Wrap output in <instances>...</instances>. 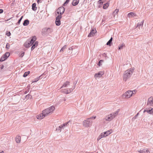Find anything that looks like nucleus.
<instances>
[{
    "mask_svg": "<svg viewBox=\"0 0 153 153\" xmlns=\"http://www.w3.org/2000/svg\"><path fill=\"white\" fill-rule=\"evenodd\" d=\"M54 109V107L53 106L45 109L42 111L41 114L36 116L37 119L40 120L42 119L49 114L52 113Z\"/></svg>",
    "mask_w": 153,
    "mask_h": 153,
    "instance_id": "f257e3e1",
    "label": "nucleus"
},
{
    "mask_svg": "<svg viewBox=\"0 0 153 153\" xmlns=\"http://www.w3.org/2000/svg\"><path fill=\"white\" fill-rule=\"evenodd\" d=\"M133 73V70L130 69L125 71L123 75V80L126 81L127 79L130 77Z\"/></svg>",
    "mask_w": 153,
    "mask_h": 153,
    "instance_id": "f03ea898",
    "label": "nucleus"
},
{
    "mask_svg": "<svg viewBox=\"0 0 153 153\" xmlns=\"http://www.w3.org/2000/svg\"><path fill=\"white\" fill-rule=\"evenodd\" d=\"M92 123V121L91 120V118H89L83 121V125L85 127H89L91 126Z\"/></svg>",
    "mask_w": 153,
    "mask_h": 153,
    "instance_id": "7ed1b4c3",
    "label": "nucleus"
},
{
    "mask_svg": "<svg viewBox=\"0 0 153 153\" xmlns=\"http://www.w3.org/2000/svg\"><path fill=\"white\" fill-rule=\"evenodd\" d=\"M65 11V8L63 6L59 7L56 10V13L58 15H61L64 13Z\"/></svg>",
    "mask_w": 153,
    "mask_h": 153,
    "instance_id": "20e7f679",
    "label": "nucleus"
},
{
    "mask_svg": "<svg viewBox=\"0 0 153 153\" xmlns=\"http://www.w3.org/2000/svg\"><path fill=\"white\" fill-rule=\"evenodd\" d=\"M62 17L61 15H58L56 18L55 23L56 25L59 26L61 24L60 19Z\"/></svg>",
    "mask_w": 153,
    "mask_h": 153,
    "instance_id": "39448f33",
    "label": "nucleus"
},
{
    "mask_svg": "<svg viewBox=\"0 0 153 153\" xmlns=\"http://www.w3.org/2000/svg\"><path fill=\"white\" fill-rule=\"evenodd\" d=\"M125 95L126 97L130 98L132 95V92L131 91H128L125 93Z\"/></svg>",
    "mask_w": 153,
    "mask_h": 153,
    "instance_id": "423d86ee",
    "label": "nucleus"
},
{
    "mask_svg": "<svg viewBox=\"0 0 153 153\" xmlns=\"http://www.w3.org/2000/svg\"><path fill=\"white\" fill-rule=\"evenodd\" d=\"M147 105L150 106L153 105V97H150L148 99Z\"/></svg>",
    "mask_w": 153,
    "mask_h": 153,
    "instance_id": "0eeeda50",
    "label": "nucleus"
},
{
    "mask_svg": "<svg viewBox=\"0 0 153 153\" xmlns=\"http://www.w3.org/2000/svg\"><path fill=\"white\" fill-rule=\"evenodd\" d=\"M114 118V117H113L111 114L105 117V119L107 121H111Z\"/></svg>",
    "mask_w": 153,
    "mask_h": 153,
    "instance_id": "6e6552de",
    "label": "nucleus"
},
{
    "mask_svg": "<svg viewBox=\"0 0 153 153\" xmlns=\"http://www.w3.org/2000/svg\"><path fill=\"white\" fill-rule=\"evenodd\" d=\"M144 23V21L143 20L142 21L139 22L137 25V28L139 29H140V28H142L143 24Z\"/></svg>",
    "mask_w": 153,
    "mask_h": 153,
    "instance_id": "1a4fd4ad",
    "label": "nucleus"
},
{
    "mask_svg": "<svg viewBox=\"0 0 153 153\" xmlns=\"http://www.w3.org/2000/svg\"><path fill=\"white\" fill-rule=\"evenodd\" d=\"M111 131V130H110L102 132V133L103 134V135L104 137H106L111 133V132H110Z\"/></svg>",
    "mask_w": 153,
    "mask_h": 153,
    "instance_id": "9d476101",
    "label": "nucleus"
},
{
    "mask_svg": "<svg viewBox=\"0 0 153 153\" xmlns=\"http://www.w3.org/2000/svg\"><path fill=\"white\" fill-rule=\"evenodd\" d=\"M36 37L35 36H34L32 37L31 40L30 41L29 40V41L30 42V45H32L34 44V42L36 40Z\"/></svg>",
    "mask_w": 153,
    "mask_h": 153,
    "instance_id": "9b49d317",
    "label": "nucleus"
},
{
    "mask_svg": "<svg viewBox=\"0 0 153 153\" xmlns=\"http://www.w3.org/2000/svg\"><path fill=\"white\" fill-rule=\"evenodd\" d=\"M38 44V42L37 41H36L32 45V46L31 47V50L32 51H33L36 47Z\"/></svg>",
    "mask_w": 153,
    "mask_h": 153,
    "instance_id": "f8f14e48",
    "label": "nucleus"
},
{
    "mask_svg": "<svg viewBox=\"0 0 153 153\" xmlns=\"http://www.w3.org/2000/svg\"><path fill=\"white\" fill-rule=\"evenodd\" d=\"M95 31L93 29H92L88 36V37H90L93 36L95 33Z\"/></svg>",
    "mask_w": 153,
    "mask_h": 153,
    "instance_id": "ddd939ff",
    "label": "nucleus"
},
{
    "mask_svg": "<svg viewBox=\"0 0 153 153\" xmlns=\"http://www.w3.org/2000/svg\"><path fill=\"white\" fill-rule=\"evenodd\" d=\"M103 74V72L100 71L98 73L96 74L95 75V77H100Z\"/></svg>",
    "mask_w": 153,
    "mask_h": 153,
    "instance_id": "4468645a",
    "label": "nucleus"
},
{
    "mask_svg": "<svg viewBox=\"0 0 153 153\" xmlns=\"http://www.w3.org/2000/svg\"><path fill=\"white\" fill-rule=\"evenodd\" d=\"M30 42L29 41V40H27L24 44V46L26 48H28L32 45H30Z\"/></svg>",
    "mask_w": 153,
    "mask_h": 153,
    "instance_id": "2eb2a0df",
    "label": "nucleus"
},
{
    "mask_svg": "<svg viewBox=\"0 0 153 153\" xmlns=\"http://www.w3.org/2000/svg\"><path fill=\"white\" fill-rule=\"evenodd\" d=\"M120 110V109H118L116 111H115L114 112L111 114L113 116V117H114V118L116 116H117L118 114V113L119 112Z\"/></svg>",
    "mask_w": 153,
    "mask_h": 153,
    "instance_id": "dca6fc26",
    "label": "nucleus"
},
{
    "mask_svg": "<svg viewBox=\"0 0 153 153\" xmlns=\"http://www.w3.org/2000/svg\"><path fill=\"white\" fill-rule=\"evenodd\" d=\"M79 3V0H73L72 4L73 6H75L77 5Z\"/></svg>",
    "mask_w": 153,
    "mask_h": 153,
    "instance_id": "f3484780",
    "label": "nucleus"
},
{
    "mask_svg": "<svg viewBox=\"0 0 153 153\" xmlns=\"http://www.w3.org/2000/svg\"><path fill=\"white\" fill-rule=\"evenodd\" d=\"M16 141L17 143H19L20 142L21 137L19 136H17L16 137Z\"/></svg>",
    "mask_w": 153,
    "mask_h": 153,
    "instance_id": "a211bd4d",
    "label": "nucleus"
},
{
    "mask_svg": "<svg viewBox=\"0 0 153 153\" xmlns=\"http://www.w3.org/2000/svg\"><path fill=\"white\" fill-rule=\"evenodd\" d=\"M29 21L27 19H26L25 20L23 24L24 26H26L27 25L29 24Z\"/></svg>",
    "mask_w": 153,
    "mask_h": 153,
    "instance_id": "6ab92c4d",
    "label": "nucleus"
},
{
    "mask_svg": "<svg viewBox=\"0 0 153 153\" xmlns=\"http://www.w3.org/2000/svg\"><path fill=\"white\" fill-rule=\"evenodd\" d=\"M70 82L69 81H66L63 84L62 86L61 87V88L63 87H66L68 85H69Z\"/></svg>",
    "mask_w": 153,
    "mask_h": 153,
    "instance_id": "aec40b11",
    "label": "nucleus"
},
{
    "mask_svg": "<svg viewBox=\"0 0 153 153\" xmlns=\"http://www.w3.org/2000/svg\"><path fill=\"white\" fill-rule=\"evenodd\" d=\"M113 40V38L111 37L109 40L106 43L107 45L111 46V44L112 43V41Z\"/></svg>",
    "mask_w": 153,
    "mask_h": 153,
    "instance_id": "412c9836",
    "label": "nucleus"
},
{
    "mask_svg": "<svg viewBox=\"0 0 153 153\" xmlns=\"http://www.w3.org/2000/svg\"><path fill=\"white\" fill-rule=\"evenodd\" d=\"M44 30L47 31L48 34L51 33L53 31L50 28H44Z\"/></svg>",
    "mask_w": 153,
    "mask_h": 153,
    "instance_id": "4be33fe9",
    "label": "nucleus"
},
{
    "mask_svg": "<svg viewBox=\"0 0 153 153\" xmlns=\"http://www.w3.org/2000/svg\"><path fill=\"white\" fill-rule=\"evenodd\" d=\"M32 9L33 11H35L36 10L37 7H36V4L35 3H34L32 4Z\"/></svg>",
    "mask_w": 153,
    "mask_h": 153,
    "instance_id": "5701e85b",
    "label": "nucleus"
},
{
    "mask_svg": "<svg viewBox=\"0 0 153 153\" xmlns=\"http://www.w3.org/2000/svg\"><path fill=\"white\" fill-rule=\"evenodd\" d=\"M151 108L150 107L149 108H146L144 109L143 112L144 113L145 112H147L148 113L151 114Z\"/></svg>",
    "mask_w": 153,
    "mask_h": 153,
    "instance_id": "b1692460",
    "label": "nucleus"
},
{
    "mask_svg": "<svg viewBox=\"0 0 153 153\" xmlns=\"http://www.w3.org/2000/svg\"><path fill=\"white\" fill-rule=\"evenodd\" d=\"M136 14L134 13L130 12L128 14V16L129 17H130L133 16H136Z\"/></svg>",
    "mask_w": 153,
    "mask_h": 153,
    "instance_id": "393cba45",
    "label": "nucleus"
},
{
    "mask_svg": "<svg viewBox=\"0 0 153 153\" xmlns=\"http://www.w3.org/2000/svg\"><path fill=\"white\" fill-rule=\"evenodd\" d=\"M109 5V3L108 2H107V3L105 4L103 7V9H106L108 7Z\"/></svg>",
    "mask_w": 153,
    "mask_h": 153,
    "instance_id": "a878e982",
    "label": "nucleus"
},
{
    "mask_svg": "<svg viewBox=\"0 0 153 153\" xmlns=\"http://www.w3.org/2000/svg\"><path fill=\"white\" fill-rule=\"evenodd\" d=\"M7 58L4 56L3 55L0 59V62H3L4 61L5 59H6Z\"/></svg>",
    "mask_w": 153,
    "mask_h": 153,
    "instance_id": "bb28decb",
    "label": "nucleus"
},
{
    "mask_svg": "<svg viewBox=\"0 0 153 153\" xmlns=\"http://www.w3.org/2000/svg\"><path fill=\"white\" fill-rule=\"evenodd\" d=\"M30 73V71H27L25 72L23 74V76L24 77H26Z\"/></svg>",
    "mask_w": 153,
    "mask_h": 153,
    "instance_id": "cd10ccee",
    "label": "nucleus"
},
{
    "mask_svg": "<svg viewBox=\"0 0 153 153\" xmlns=\"http://www.w3.org/2000/svg\"><path fill=\"white\" fill-rule=\"evenodd\" d=\"M105 137L103 135V134L102 133L97 138V140H100L102 138Z\"/></svg>",
    "mask_w": 153,
    "mask_h": 153,
    "instance_id": "c85d7f7f",
    "label": "nucleus"
},
{
    "mask_svg": "<svg viewBox=\"0 0 153 153\" xmlns=\"http://www.w3.org/2000/svg\"><path fill=\"white\" fill-rule=\"evenodd\" d=\"M71 124V122L70 120L68 122L65 123H64L62 125L63 126V127H65V126H66L68 124H69V123H70Z\"/></svg>",
    "mask_w": 153,
    "mask_h": 153,
    "instance_id": "c756f323",
    "label": "nucleus"
},
{
    "mask_svg": "<svg viewBox=\"0 0 153 153\" xmlns=\"http://www.w3.org/2000/svg\"><path fill=\"white\" fill-rule=\"evenodd\" d=\"M149 151L147 149H144L142 150V153H148Z\"/></svg>",
    "mask_w": 153,
    "mask_h": 153,
    "instance_id": "7c9ffc66",
    "label": "nucleus"
},
{
    "mask_svg": "<svg viewBox=\"0 0 153 153\" xmlns=\"http://www.w3.org/2000/svg\"><path fill=\"white\" fill-rule=\"evenodd\" d=\"M10 55V53L9 52H6L4 55L5 57L6 58H7Z\"/></svg>",
    "mask_w": 153,
    "mask_h": 153,
    "instance_id": "2f4dec72",
    "label": "nucleus"
},
{
    "mask_svg": "<svg viewBox=\"0 0 153 153\" xmlns=\"http://www.w3.org/2000/svg\"><path fill=\"white\" fill-rule=\"evenodd\" d=\"M41 76H39V77H38L37 78H35L33 80V81H32V82H36L38 80H39V79H40V78L41 77Z\"/></svg>",
    "mask_w": 153,
    "mask_h": 153,
    "instance_id": "473e14b6",
    "label": "nucleus"
},
{
    "mask_svg": "<svg viewBox=\"0 0 153 153\" xmlns=\"http://www.w3.org/2000/svg\"><path fill=\"white\" fill-rule=\"evenodd\" d=\"M124 45H125L124 44V43H123L122 44L119 45L118 47L119 50H120L121 49H122L123 48V46Z\"/></svg>",
    "mask_w": 153,
    "mask_h": 153,
    "instance_id": "72a5a7b5",
    "label": "nucleus"
},
{
    "mask_svg": "<svg viewBox=\"0 0 153 153\" xmlns=\"http://www.w3.org/2000/svg\"><path fill=\"white\" fill-rule=\"evenodd\" d=\"M32 97V96L29 94H28L25 96V98L27 99H30Z\"/></svg>",
    "mask_w": 153,
    "mask_h": 153,
    "instance_id": "f704fd0d",
    "label": "nucleus"
},
{
    "mask_svg": "<svg viewBox=\"0 0 153 153\" xmlns=\"http://www.w3.org/2000/svg\"><path fill=\"white\" fill-rule=\"evenodd\" d=\"M118 11H119V10L118 9H116L114 10V12H113V14H114V16H115V15L117 14L118 13Z\"/></svg>",
    "mask_w": 153,
    "mask_h": 153,
    "instance_id": "c9c22d12",
    "label": "nucleus"
},
{
    "mask_svg": "<svg viewBox=\"0 0 153 153\" xmlns=\"http://www.w3.org/2000/svg\"><path fill=\"white\" fill-rule=\"evenodd\" d=\"M66 45H64V46H63V47H62L61 48V49L60 50V52H61L63 51H64V50L66 48Z\"/></svg>",
    "mask_w": 153,
    "mask_h": 153,
    "instance_id": "e433bc0d",
    "label": "nucleus"
},
{
    "mask_svg": "<svg viewBox=\"0 0 153 153\" xmlns=\"http://www.w3.org/2000/svg\"><path fill=\"white\" fill-rule=\"evenodd\" d=\"M23 18V16H21V18H20V19L19 20L18 22H17V23L16 24H19L22 19Z\"/></svg>",
    "mask_w": 153,
    "mask_h": 153,
    "instance_id": "4c0bfd02",
    "label": "nucleus"
},
{
    "mask_svg": "<svg viewBox=\"0 0 153 153\" xmlns=\"http://www.w3.org/2000/svg\"><path fill=\"white\" fill-rule=\"evenodd\" d=\"M70 0H66L65 3L63 4V6H65L68 3Z\"/></svg>",
    "mask_w": 153,
    "mask_h": 153,
    "instance_id": "58836bf2",
    "label": "nucleus"
},
{
    "mask_svg": "<svg viewBox=\"0 0 153 153\" xmlns=\"http://www.w3.org/2000/svg\"><path fill=\"white\" fill-rule=\"evenodd\" d=\"M10 47V44H9V43H7L6 45V48L7 49H8Z\"/></svg>",
    "mask_w": 153,
    "mask_h": 153,
    "instance_id": "ea45409f",
    "label": "nucleus"
},
{
    "mask_svg": "<svg viewBox=\"0 0 153 153\" xmlns=\"http://www.w3.org/2000/svg\"><path fill=\"white\" fill-rule=\"evenodd\" d=\"M59 131L60 132L61 131V129H62V128H64V127L62 125H61L59 126Z\"/></svg>",
    "mask_w": 153,
    "mask_h": 153,
    "instance_id": "a19ab883",
    "label": "nucleus"
},
{
    "mask_svg": "<svg viewBox=\"0 0 153 153\" xmlns=\"http://www.w3.org/2000/svg\"><path fill=\"white\" fill-rule=\"evenodd\" d=\"M103 61L102 60H101L99 61V63H98V65H99V66H100L101 65V63Z\"/></svg>",
    "mask_w": 153,
    "mask_h": 153,
    "instance_id": "79ce46f5",
    "label": "nucleus"
},
{
    "mask_svg": "<svg viewBox=\"0 0 153 153\" xmlns=\"http://www.w3.org/2000/svg\"><path fill=\"white\" fill-rule=\"evenodd\" d=\"M42 33H43L45 34H47L48 33L47 31L44 30V28L42 30Z\"/></svg>",
    "mask_w": 153,
    "mask_h": 153,
    "instance_id": "37998d69",
    "label": "nucleus"
},
{
    "mask_svg": "<svg viewBox=\"0 0 153 153\" xmlns=\"http://www.w3.org/2000/svg\"><path fill=\"white\" fill-rule=\"evenodd\" d=\"M25 54L24 52H22V53L21 54L19 55V57H22L23 56H24Z\"/></svg>",
    "mask_w": 153,
    "mask_h": 153,
    "instance_id": "c03bdc74",
    "label": "nucleus"
},
{
    "mask_svg": "<svg viewBox=\"0 0 153 153\" xmlns=\"http://www.w3.org/2000/svg\"><path fill=\"white\" fill-rule=\"evenodd\" d=\"M74 88H75V86L74 87V89H72V88H71L69 89L68 91H69V92L71 93V92L73 90V89H74Z\"/></svg>",
    "mask_w": 153,
    "mask_h": 153,
    "instance_id": "a18cd8bd",
    "label": "nucleus"
},
{
    "mask_svg": "<svg viewBox=\"0 0 153 153\" xmlns=\"http://www.w3.org/2000/svg\"><path fill=\"white\" fill-rule=\"evenodd\" d=\"M136 91H137L136 90H134L133 91H131L132 92V94L135 93L136 92Z\"/></svg>",
    "mask_w": 153,
    "mask_h": 153,
    "instance_id": "49530a36",
    "label": "nucleus"
},
{
    "mask_svg": "<svg viewBox=\"0 0 153 153\" xmlns=\"http://www.w3.org/2000/svg\"><path fill=\"white\" fill-rule=\"evenodd\" d=\"M151 114L153 115V108H151Z\"/></svg>",
    "mask_w": 153,
    "mask_h": 153,
    "instance_id": "de8ad7c7",
    "label": "nucleus"
},
{
    "mask_svg": "<svg viewBox=\"0 0 153 153\" xmlns=\"http://www.w3.org/2000/svg\"><path fill=\"white\" fill-rule=\"evenodd\" d=\"M66 94H68L70 93L69 92V91L68 90V89H66Z\"/></svg>",
    "mask_w": 153,
    "mask_h": 153,
    "instance_id": "09e8293b",
    "label": "nucleus"
},
{
    "mask_svg": "<svg viewBox=\"0 0 153 153\" xmlns=\"http://www.w3.org/2000/svg\"><path fill=\"white\" fill-rule=\"evenodd\" d=\"M66 89L63 90L62 91V92L63 93H66Z\"/></svg>",
    "mask_w": 153,
    "mask_h": 153,
    "instance_id": "8fccbe9b",
    "label": "nucleus"
},
{
    "mask_svg": "<svg viewBox=\"0 0 153 153\" xmlns=\"http://www.w3.org/2000/svg\"><path fill=\"white\" fill-rule=\"evenodd\" d=\"M102 0H100L99 1H98V2H99V3L100 4H102L103 3V2H102L101 1H102Z\"/></svg>",
    "mask_w": 153,
    "mask_h": 153,
    "instance_id": "3c124183",
    "label": "nucleus"
},
{
    "mask_svg": "<svg viewBox=\"0 0 153 153\" xmlns=\"http://www.w3.org/2000/svg\"><path fill=\"white\" fill-rule=\"evenodd\" d=\"M4 12V10L3 9H0V14L3 13Z\"/></svg>",
    "mask_w": 153,
    "mask_h": 153,
    "instance_id": "603ef678",
    "label": "nucleus"
},
{
    "mask_svg": "<svg viewBox=\"0 0 153 153\" xmlns=\"http://www.w3.org/2000/svg\"><path fill=\"white\" fill-rule=\"evenodd\" d=\"M96 117L95 116H92V117H90L91 118V119H92V118H93L94 119H95Z\"/></svg>",
    "mask_w": 153,
    "mask_h": 153,
    "instance_id": "864d4df0",
    "label": "nucleus"
},
{
    "mask_svg": "<svg viewBox=\"0 0 153 153\" xmlns=\"http://www.w3.org/2000/svg\"><path fill=\"white\" fill-rule=\"evenodd\" d=\"M4 67V66L3 65H2L1 67V69H2Z\"/></svg>",
    "mask_w": 153,
    "mask_h": 153,
    "instance_id": "5fc2aeb1",
    "label": "nucleus"
},
{
    "mask_svg": "<svg viewBox=\"0 0 153 153\" xmlns=\"http://www.w3.org/2000/svg\"><path fill=\"white\" fill-rule=\"evenodd\" d=\"M142 150H138V152H140V153H142Z\"/></svg>",
    "mask_w": 153,
    "mask_h": 153,
    "instance_id": "6e6d98bb",
    "label": "nucleus"
},
{
    "mask_svg": "<svg viewBox=\"0 0 153 153\" xmlns=\"http://www.w3.org/2000/svg\"><path fill=\"white\" fill-rule=\"evenodd\" d=\"M103 56H106V54H105V53H104L103 54Z\"/></svg>",
    "mask_w": 153,
    "mask_h": 153,
    "instance_id": "4d7b16f0",
    "label": "nucleus"
},
{
    "mask_svg": "<svg viewBox=\"0 0 153 153\" xmlns=\"http://www.w3.org/2000/svg\"><path fill=\"white\" fill-rule=\"evenodd\" d=\"M56 130H58V131H59V127H58L57 128H56Z\"/></svg>",
    "mask_w": 153,
    "mask_h": 153,
    "instance_id": "13d9d810",
    "label": "nucleus"
},
{
    "mask_svg": "<svg viewBox=\"0 0 153 153\" xmlns=\"http://www.w3.org/2000/svg\"><path fill=\"white\" fill-rule=\"evenodd\" d=\"M41 0H37V3H39V2H40V1Z\"/></svg>",
    "mask_w": 153,
    "mask_h": 153,
    "instance_id": "bf43d9fd",
    "label": "nucleus"
},
{
    "mask_svg": "<svg viewBox=\"0 0 153 153\" xmlns=\"http://www.w3.org/2000/svg\"><path fill=\"white\" fill-rule=\"evenodd\" d=\"M27 91H25L24 92V94H27Z\"/></svg>",
    "mask_w": 153,
    "mask_h": 153,
    "instance_id": "052dcab7",
    "label": "nucleus"
},
{
    "mask_svg": "<svg viewBox=\"0 0 153 153\" xmlns=\"http://www.w3.org/2000/svg\"><path fill=\"white\" fill-rule=\"evenodd\" d=\"M68 49L69 50H72V48L71 47H70V48H69Z\"/></svg>",
    "mask_w": 153,
    "mask_h": 153,
    "instance_id": "680f3d73",
    "label": "nucleus"
},
{
    "mask_svg": "<svg viewBox=\"0 0 153 153\" xmlns=\"http://www.w3.org/2000/svg\"><path fill=\"white\" fill-rule=\"evenodd\" d=\"M0 153H4L3 151H2L1 152H0Z\"/></svg>",
    "mask_w": 153,
    "mask_h": 153,
    "instance_id": "e2e57ef3",
    "label": "nucleus"
},
{
    "mask_svg": "<svg viewBox=\"0 0 153 153\" xmlns=\"http://www.w3.org/2000/svg\"><path fill=\"white\" fill-rule=\"evenodd\" d=\"M9 35H8V36H9L10 35H11V33L10 32H9Z\"/></svg>",
    "mask_w": 153,
    "mask_h": 153,
    "instance_id": "0e129e2a",
    "label": "nucleus"
},
{
    "mask_svg": "<svg viewBox=\"0 0 153 153\" xmlns=\"http://www.w3.org/2000/svg\"><path fill=\"white\" fill-rule=\"evenodd\" d=\"M138 113L137 114V115H137H137H138Z\"/></svg>",
    "mask_w": 153,
    "mask_h": 153,
    "instance_id": "69168bd1",
    "label": "nucleus"
},
{
    "mask_svg": "<svg viewBox=\"0 0 153 153\" xmlns=\"http://www.w3.org/2000/svg\"><path fill=\"white\" fill-rule=\"evenodd\" d=\"M135 117H137V115H136Z\"/></svg>",
    "mask_w": 153,
    "mask_h": 153,
    "instance_id": "338daca9",
    "label": "nucleus"
},
{
    "mask_svg": "<svg viewBox=\"0 0 153 153\" xmlns=\"http://www.w3.org/2000/svg\"><path fill=\"white\" fill-rule=\"evenodd\" d=\"M135 117H137V115H136Z\"/></svg>",
    "mask_w": 153,
    "mask_h": 153,
    "instance_id": "774afa93",
    "label": "nucleus"
}]
</instances>
